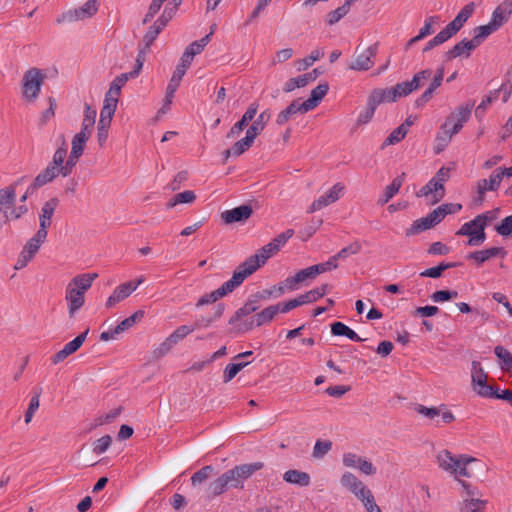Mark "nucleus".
Segmentation results:
<instances>
[{
  "mask_svg": "<svg viewBox=\"0 0 512 512\" xmlns=\"http://www.w3.org/2000/svg\"><path fill=\"white\" fill-rule=\"evenodd\" d=\"M196 199V195L192 190H186L174 195V197L167 203L168 208H173L178 204H190Z\"/></svg>",
  "mask_w": 512,
  "mask_h": 512,
  "instance_id": "de8ad7c7",
  "label": "nucleus"
},
{
  "mask_svg": "<svg viewBox=\"0 0 512 512\" xmlns=\"http://www.w3.org/2000/svg\"><path fill=\"white\" fill-rule=\"evenodd\" d=\"M90 138L89 135L85 134L84 132H78L74 135L72 139V147L71 152H73V155L79 154L82 156L84 152V147L87 142V140Z\"/></svg>",
  "mask_w": 512,
  "mask_h": 512,
  "instance_id": "3c124183",
  "label": "nucleus"
},
{
  "mask_svg": "<svg viewBox=\"0 0 512 512\" xmlns=\"http://www.w3.org/2000/svg\"><path fill=\"white\" fill-rule=\"evenodd\" d=\"M96 110L93 109L89 104H85L84 119L82 121V127L80 132L91 136L92 128L95 124Z\"/></svg>",
  "mask_w": 512,
  "mask_h": 512,
  "instance_id": "ea45409f",
  "label": "nucleus"
},
{
  "mask_svg": "<svg viewBox=\"0 0 512 512\" xmlns=\"http://www.w3.org/2000/svg\"><path fill=\"white\" fill-rule=\"evenodd\" d=\"M484 217L476 216L473 220L464 223L456 235L469 236L467 245L478 246L486 239Z\"/></svg>",
  "mask_w": 512,
  "mask_h": 512,
  "instance_id": "39448f33",
  "label": "nucleus"
},
{
  "mask_svg": "<svg viewBox=\"0 0 512 512\" xmlns=\"http://www.w3.org/2000/svg\"><path fill=\"white\" fill-rule=\"evenodd\" d=\"M89 330H86L85 332L81 333L77 337H75L72 341L68 342L63 348L66 350V352L71 355L74 352H76L84 343L86 336L88 334Z\"/></svg>",
  "mask_w": 512,
  "mask_h": 512,
  "instance_id": "69168bd1",
  "label": "nucleus"
},
{
  "mask_svg": "<svg viewBox=\"0 0 512 512\" xmlns=\"http://www.w3.org/2000/svg\"><path fill=\"white\" fill-rule=\"evenodd\" d=\"M474 107V102H468L463 106H460L452 112L444 122L445 128H450L452 133L457 134L463 127V124L466 123L471 115L472 109Z\"/></svg>",
  "mask_w": 512,
  "mask_h": 512,
  "instance_id": "f8f14e48",
  "label": "nucleus"
},
{
  "mask_svg": "<svg viewBox=\"0 0 512 512\" xmlns=\"http://www.w3.org/2000/svg\"><path fill=\"white\" fill-rule=\"evenodd\" d=\"M453 135H455V133H452L450 128H445L444 124H443L441 127V132L438 133V135L436 137V141H437L436 152L437 153L443 151V149L450 142Z\"/></svg>",
  "mask_w": 512,
  "mask_h": 512,
  "instance_id": "4d7b16f0",
  "label": "nucleus"
},
{
  "mask_svg": "<svg viewBox=\"0 0 512 512\" xmlns=\"http://www.w3.org/2000/svg\"><path fill=\"white\" fill-rule=\"evenodd\" d=\"M163 21H155L154 24L150 27L147 33L143 37V42L145 43V49H149L155 39L158 37L160 32L163 30Z\"/></svg>",
  "mask_w": 512,
  "mask_h": 512,
  "instance_id": "8fccbe9b",
  "label": "nucleus"
},
{
  "mask_svg": "<svg viewBox=\"0 0 512 512\" xmlns=\"http://www.w3.org/2000/svg\"><path fill=\"white\" fill-rule=\"evenodd\" d=\"M342 486L349 489L351 492L355 491L361 484H363L354 474L351 472H345L340 480Z\"/></svg>",
  "mask_w": 512,
  "mask_h": 512,
  "instance_id": "680f3d73",
  "label": "nucleus"
},
{
  "mask_svg": "<svg viewBox=\"0 0 512 512\" xmlns=\"http://www.w3.org/2000/svg\"><path fill=\"white\" fill-rule=\"evenodd\" d=\"M249 362H239L228 364L223 371V382H230Z\"/></svg>",
  "mask_w": 512,
  "mask_h": 512,
  "instance_id": "603ef678",
  "label": "nucleus"
},
{
  "mask_svg": "<svg viewBox=\"0 0 512 512\" xmlns=\"http://www.w3.org/2000/svg\"><path fill=\"white\" fill-rule=\"evenodd\" d=\"M378 50V43L369 47L358 45L355 49L353 61L349 65L350 70L367 71L373 67L375 57Z\"/></svg>",
  "mask_w": 512,
  "mask_h": 512,
  "instance_id": "423d86ee",
  "label": "nucleus"
},
{
  "mask_svg": "<svg viewBox=\"0 0 512 512\" xmlns=\"http://www.w3.org/2000/svg\"><path fill=\"white\" fill-rule=\"evenodd\" d=\"M284 480L288 483L298 484L300 486H308L310 483V477L306 472L298 470H288L283 476Z\"/></svg>",
  "mask_w": 512,
  "mask_h": 512,
  "instance_id": "e433bc0d",
  "label": "nucleus"
},
{
  "mask_svg": "<svg viewBox=\"0 0 512 512\" xmlns=\"http://www.w3.org/2000/svg\"><path fill=\"white\" fill-rule=\"evenodd\" d=\"M344 185L342 183H336L332 188L324 195L315 199L310 207L308 213H314L340 199L344 191Z\"/></svg>",
  "mask_w": 512,
  "mask_h": 512,
  "instance_id": "4468645a",
  "label": "nucleus"
},
{
  "mask_svg": "<svg viewBox=\"0 0 512 512\" xmlns=\"http://www.w3.org/2000/svg\"><path fill=\"white\" fill-rule=\"evenodd\" d=\"M350 10V7L347 4H343L342 6L338 7L337 9L330 11L327 14L326 22L329 25H334L338 23L344 16L348 14Z\"/></svg>",
  "mask_w": 512,
  "mask_h": 512,
  "instance_id": "6e6d98bb",
  "label": "nucleus"
},
{
  "mask_svg": "<svg viewBox=\"0 0 512 512\" xmlns=\"http://www.w3.org/2000/svg\"><path fill=\"white\" fill-rule=\"evenodd\" d=\"M329 90V86L327 83H321L316 86L310 94V97L304 101V110H313L318 106L320 101L325 97Z\"/></svg>",
  "mask_w": 512,
  "mask_h": 512,
  "instance_id": "c756f323",
  "label": "nucleus"
},
{
  "mask_svg": "<svg viewBox=\"0 0 512 512\" xmlns=\"http://www.w3.org/2000/svg\"><path fill=\"white\" fill-rule=\"evenodd\" d=\"M322 72L319 71L317 68L312 70L311 72L305 73L301 76H298L296 78H290L284 85L283 90L286 93H289L293 91L295 88H302L305 87L308 83L313 82L317 79V77Z\"/></svg>",
  "mask_w": 512,
  "mask_h": 512,
  "instance_id": "5701e85b",
  "label": "nucleus"
},
{
  "mask_svg": "<svg viewBox=\"0 0 512 512\" xmlns=\"http://www.w3.org/2000/svg\"><path fill=\"white\" fill-rule=\"evenodd\" d=\"M112 443V438L109 435H105L99 439H97L93 443V452L97 455H100L108 450Z\"/></svg>",
  "mask_w": 512,
  "mask_h": 512,
  "instance_id": "338daca9",
  "label": "nucleus"
},
{
  "mask_svg": "<svg viewBox=\"0 0 512 512\" xmlns=\"http://www.w3.org/2000/svg\"><path fill=\"white\" fill-rule=\"evenodd\" d=\"M254 138L246 133L245 137L235 142L232 146L233 156H240L247 151L254 143Z\"/></svg>",
  "mask_w": 512,
  "mask_h": 512,
  "instance_id": "864d4df0",
  "label": "nucleus"
},
{
  "mask_svg": "<svg viewBox=\"0 0 512 512\" xmlns=\"http://www.w3.org/2000/svg\"><path fill=\"white\" fill-rule=\"evenodd\" d=\"M278 251L270 241L257 251L256 254L248 257L235 270L237 273L244 274L245 279L252 275L258 268L266 263V261L276 254Z\"/></svg>",
  "mask_w": 512,
  "mask_h": 512,
  "instance_id": "7ed1b4c3",
  "label": "nucleus"
},
{
  "mask_svg": "<svg viewBox=\"0 0 512 512\" xmlns=\"http://www.w3.org/2000/svg\"><path fill=\"white\" fill-rule=\"evenodd\" d=\"M133 292H134V287H132L127 282L117 286L114 289L113 293L107 299V301L105 303L106 308L111 309L119 302L128 298Z\"/></svg>",
  "mask_w": 512,
  "mask_h": 512,
  "instance_id": "bb28decb",
  "label": "nucleus"
},
{
  "mask_svg": "<svg viewBox=\"0 0 512 512\" xmlns=\"http://www.w3.org/2000/svg\"><path fill=\"white\" fill-rule=\"evenodd\" d=\"M285 293V287L282 284L274 285L269 289H264L262 291H258L253 296L260 303L261 300H268L271 298H278Z\"/></svg>",
  "mask_w": 512,
  "mask_h": 512,
  "instance_id": "58836bf2",
  "label": "nucleus"
},
{
  "mask_svg": "<svg viewBox=\"0 0 512 512\" xmlns=\"http://www.w3.org/2000/svg\"><path fill=\"white\" fill-rule=\"evenodd\" d=\"M304 102L299 103V100L292 101L285 109H283L276 118L278 125L285 124L292 116L297 113H307L309 110H304Z\"/></svg>",
  "mask_w": 512,
  "mask_h": 512,
  "instance_id": "c85d7f7f",
  "label": "nucleus"
},
{
  "mask_svg": "<svg viewBox=\"0 0 512 512\" xmlns=\"http://www.w3.org/2000/svg\"><path fill=\"white\" fill-rule=\"evenodd\" d=\"M271 118V114L269 110H264L261 112L258 117L252 122L251 126L247 129L246 133L250 135L252 138L256 139V137L261 134L264 130L266 124Z\"/></svg>",
  "mask_w": 512,
  "mask_h": 512,
  "instance_id": "473e14b6",
  "label": "nucleus"
},
{
  "mask_svg": "<svg viewBox=\"0 0 512 512\" xmlns=\"http://www.w3.org/2000/svg\"><path fill=\"white\" fill-rule=\"evenodd\" d=\"M244 280V274L242 275L234 271L231 279L223 283L218 289L202 295L195 304L196 308L215 303L220 298L233 292L237 287H239L244 282Z\"/></svg>",
  "mask_w": 512,
  "mask_h": 512,
  "instance_id": "20e7f679",
  "label": "nucleus"
},
{
  "mask_svg": "<svg viewBox=\"0 0 512 512\" xmlns=\"http://www.w3.org/2000/svg\"><path fill=\"white\" fill-rule=\"evenodd\" d=\"M231 481L232 480L230 479L227 471L224 472L221 476L209 484L207 489L209 496L216 497L226 492L228 487H231Z\"/></svg>",
  "mask_w": 512,
  "mask_h": 512,
  "instance_id": "7c9ffc66",
  "label": "nucleus"
},
{
  "mask_svg": "<svg viewBox=\"0 0 512 512\" xmlns=\"http://www.w3.org/2000/svg\"><path fill=\"white\" fill-rule=\"evenodd\" d=\"M494 353L501 360V369L506 372L512 371V354L503 346H496Z\"/></svg>",
  "mask_w": 512,
  "mask_h": 512,
  "instance_id": "09e8293b",
  "label": "nucleus"
},
{
  "mask_svg": "<svg viewBox=\"0 0 512 512\" xmlns=\"http://www.w3.org/2000/svg\"><path fill=\"white\" fill-rule=\"evenodd\" d=\"M331 332L335 336H345L348 339L355 342L363 341V339L359 337V335L355 331H353L351 328H349L342 322H334L331 325Z\"/></svg>",
  "mask_w": 512,
  "mask_h": 512,
  "instance_id": "f704fd0d",
  "label": "nucleus"
},
{
  "mask_svg": "<svg viewBox=\"0 0 512 512\" xmlns=\"http://www.w3.org/2000/svg\"><path fill=\"white\" fill-rule=\"evenodd\" d=\"M405 173H402L401 175L394 178L390 185H388L383 195L378 199L379 205H384L390 201L394 197L395 194L398 193L399 189L401 188L403 182H404Z\"/></svg>",
  "mask_w": 512,
  "mask_h": 512,
  "instance_id": "2f4dec72",
  "label": "nucleus"
},
{
  "mask_svg": "<svg viewBox=\"0 0 512 512\" xmlns=\"http://www.w3.org/2000/svg\"><path fill=\"white\" fill-rule=\"evenodd\" d=\"M214 468L211 465L202 467L191 476V484L193 486L199 485L206 481L213 473Z\"/></svg>",
  "mask_w": 512,
  "mask_h": 512,
  "instance_id": "13d9d810",
  "label": "nucleus"
},
{
  "mask_svg": "<svg viewBox=\"0 0 512 512\" xmlns=\"http://www.w3.org/2000/svg\"><path fill=\"white\" fill-rule=\"evenodd\" d=\"M458 292L455 290H438L431 295L432 301L436 303L445 302L456 299Z\"/></svg>",
  "mask_w": 512,
  "mask_h": 512,
  "instance_id": "0e129e2a",
  "label": "nucleus"
},
{
  "mask_svg": "<svg viewBox=\"0 0 512 512\" xmlns=\"http://www.w3.org/2000/svg\"><path fill=\"white\" fill-rule=\"evenodd\" d=\"M97 10V0H88L81 7L63 13L57 18V23L84 20L92 17Z\"/></svg>",
  "mask_w": 512,
  "mask_h": 512,
  "instance_id": "ddd939ff",
  "label": "nucleus"
},
{
  "mask_svg": "<svg viewBox=\"0 0 512 512\" xmlns=\"http://www.w3.org/2000/svg\"><path fill=\"white\" fill-rule=\"evenodd\" d=\"M512 14V1L506 0L498 5L492 13L490 23L499 29L506 23Z\"/></svg>",
  "mask_w": 512,
  "mask_h": 512,
  "instance_id": "b1692460",
  "label": "nucleus"
},
{
  "mask_svg": "<svg viewBox=\"0 0 512 512\" xmlns=\"http://www.w3.org/2000/svg\"><path fill=\"white\" fill-rule=\"evenodd\" d=\"M362 250V244L360 241H354L348 246L342 248L337 254L333 255L334 258L338 261L340 259H345L349 255H356L360 253Z\"/></svg>",
  "mask_w": 512,
  "mask_h": 512,
  "instance_id": "5fc2aeb1",
  "label": "nucleus"
},
{
  "mask_svg": "<svg viewBox=\"0 0 512 512\" xmlns=\"http://www.w3.org/2000/svg\"><path fill=\"white\" fill-rule=\"evenodd\" d=\"M460 263L450 262V263H440L438 266L428 268L420 273L421 277H430V278H439L442 273L449 269L459 266Z\"/></svg>",
  "mask_w": 512,
  "mask_h": 512,
  "instance_id": "49530a36",
  "label": "nucleus"
},
{
  "mask_svg": "<svg viewBox=\"0 0 512 512\" xmlns=\"http://www.w3.org/2000/svg\"><path fill=\"white\" fill-rule=\"evenodd\" d=\"M415 411L430 420H435L437 417L441 416L442 422L445 424H449L455 420L454 414L447 410L445 405H440L439 407H426L419 404L415 407Z\"/></svg>",
  "mask_w": 512,
  "mask_h": 512,
  "instance_id": "a211bd4d",
  "label": "nucleus"
},
{
  "mask_svg": "<svg viewBox=\"0 0 512 512\" xmlns=\"http://www.w3.org/2000/svg\"><path fill=\"white\" fill-rule=\"evenodd\" d=\"M225 306L220 303L214 308L213 313L198 316L194 323L191 325L193 330L210 327L216 320H218L224 312Z\"/></svg>",
  "mask_w": 512,
  "mask_h": 512,
  "instance_id": "393cba45",
  "label": "nucleus"
},
{
  "mask_svg": "<svg viewBox=\"0 0 512 512\" xmlns=\"http://www.w3.org/2000/svg\"><path fill=\"white\" fill-rule=\"evenodd\" d=\"M439 467L450 474H456V467L461 464V455L455 457L448 450H442L437 455Z\"/></svg>",
  "mask_w": 512,
  "mask_h": 512,
  "instance_id": "a878e982",
  "label": "nucleus"
},
{
  "mask_svg": "<svg viewBox=\"0 0 512 512\" xmlns=\"http://www.w3.org/2000/svg\"><path fill=\"white\" fill-rule=\"evenodd\" d=\"M332 288L329 284H323L315 289H312L304 294H301L304 304L316 302L318 299L326 295Z\"/></svg>",
  "mask_w": 512,
  "mask_h": 512,
  "instance_id": "c9c22d12",
  "label": "nucleus"
},
{
  "mask_svg": "<svg viewBox=\"0 0 512 512\" xmlns=\"http://www.w3.org/2000/svg\"><path fill=\"white\" fill-rule=\"evenodd\" d=\"M57 205H58L57 198H51L43 204L41 213L39 215L38 232L48 235L47 229L51 225L52 216L55 212Z\"/></svg>",
  "mask_w": 512,
  "mask_h": 512,
  "instance_id": "412c9836",
  "label": "nucleus"
},
{
  "mask_svg": "<svg viewBox=\"0 0 512 512\" xmlns=\"http://www.w3.org/2000/svg\"><path fill=\"white\" fill-rule=\"evenodd\" d=\"M475 9V4L473 2L465 5L459 13L456 15V17L448 23L443 30L447 34L448 37L452 38L455 36L460 29L463 27V25L466 23V21L471 17Z\"/></svg>",
  "mask_w": 512,
  "mask_h": 512,
  "instance_id": "dca6fc26",
  "label": "nucleus"
},
{
  "mask_svg": "<svg viewBox=\"0 0 512 512\" xmlns=\"http://www.w3.org/2000/svg\"><path fill=\"white\" fill-rule=\"evenodd\" d=\"M495 229L501 236H510L512 234V215L505 217Z\"/></svg>",
  "mask_w": 512,
  "mask_h": 512,
  "instance_id": "774afa93",
  "label": "nucleus"
},
{
  "mask_svg": "<svg viewBox=\"0 0 512 512\" xmlns=\"http://www.w3.org/2000/svg\"><path fill=\"white\" fill-rule=\"evenodd\" d=\"M23 179L24 177L9 186L0 189V212L4 213L5 223L9 221L7 210L14 206L16 201V186Z\"/></svg>",
  "mask_w": 512,
  "mask_h": 512,
  "instance_id": "aec40b11",
  "label": "nucleus"
},
{
  "mask_svg": "<svg viewBox=\"0 0 512 512\" xmlns=\"http://www.w3.org/2000/svg\"><path fill=\"white\" fill-rule=\"evenodd\" d=\"M498 29L490 22L486 25L478 26L474 29L473 41L477 46H480L482 42Z\"/></svg>",
  "mask_w": 512,
  "mask_h": 512,
  "instance_id": "a19ab883",
  "label": "nucleus"
},
{
  "mask_svg": "<svg viewBox=\"0 0 512 512\" xmlns=\"http://www.w3.org/2000/svg\"><path fill=\"white\" fill-rule=\"evenodd\" d=\"M432 227H434V224L432 223L430 217L427 215L415 220L411 227L406 230V236L418 234Z\"/></svg>",
  "mask_w": 512,
  "mask_h": 512,
  "instance_id": "79ce46f5",
  "label": "nucleus"
},
{
  "mask_svg": "<svg viewBox=\"0 0 512 512\" xmlns=\"http://www.w3.org/2000/svg\"><path fill=\"white\" fill-rule=\"evenodd\" d=\"M46 238L47 235L37 231V233L28 240L24 247L36 254L41 245L45 242Z\"/></svg>",
  "mask_w": 512,
  "mask_h": 512,
  "instance_id": "e2e57ef3",
  "label": "nucleus"
},
{
  "mask_svg": "<svg viewBox=\"0 0 512 512\" xmlns=\"http://www.w3.org/2000/svg\"><path fill=\"white\" fill-rule=\"evenodd\" d=\"M431 75V69H424L417 72L410 81H404L396 84L394 87H392L396 100L400 97H405L413 91L417 90L421 86V82L423 80L429 79Z\"/></svg>",
  "mask_w": 512,
  "mask_h": 512,
  "instance_id": "9b49d317",
  "label": "nucleus"
},
{
  "mask_svg": "<svg viewBox=\"0 0 512 512\" xmlns=\"http://www.w3.org/2000/svg\"><path fill=\"white\" fill-rule=\"evenodd\" d=\"M44 82V75L38 68H31L24 73L22 79L23 96L33 101L40 93L41 86Z\"/></svg>",
  "mask_w": 512,
  "mask_h": 512,
  "instance_id": "0eeeda50",
  "label": "nucleus"
},
{
  "mask_svg": "<svg viewBox=\"0 0 512 512\" xmlns=\"http://www.w3.org/2000/svg\"><path fill=\"white\" fill-rule=\"evenodd\" d=\"M194 332L193 327L191 325H181L176 330H174L168 338L170 341H172L175 345L179 343L181 340L186 338L189 334Z\"/></svg>",
  "mask_w": 512,
  "mask_h": 512,
  "instance_id": "bf43d9fd",
  "label": "nucleus"
},
{
  "mask_svg": "<svg viewBox=\"0 0 512 512\" xmlns=\"http://www.w3.org/2000/svg\"><path fill=\"white\" fill-rule=\"evenodd\" d=\"M259 308L260 303L253 295H251L245 304L231 316L229 319V324L233 325L235 331L238 332L239 325L243 322V320L249 319L251 314L257 312Z\"/></svg>",
  "mask_w": 512,
  "mask_h": 512,
  "instance_id": "2eb2a0df",
  "label": "nucleus"
},
{
  "mask_svg": "<svg viewBox=\"0 0 512 512\" xmlns=\"http://www.w3.org/2000/svg\"><path fill=\"white\" fill-rule=\"evenodd\" d=\"M67 157V147L64 137L62 138V145L53 154L52 161L43 169L33 180L30 188L36 190L56 179L58 176L63 177L62 162Z\"/></svg>",
  "mask_w": 512,
  "mask_h": 512,
  "instance_id": "f03ea898",
  "label": "nucleus"
},
{
  "mask_svg": "<svg viewBox=\"0 0 512 512\" xmlns=\"http://www.w3.org/2000/svg\"><path fill=\"white\" fill-rule=\"evenodd\" d=\"M264 464L262 462H254L237 465L234 468L227 470L230 477L231 487L236 489L244 488V481L249 479L256 471L262 469Z\"/></svg>",
  "mask_w": 512,
  "mask_h": 512,
  "instance_id": "6e6552de",
  "label": "nucleus"
},
{
  "mask_svg": "<svg viewBox=\"0 0 512 512\" xmlns=\"http://www.w3.org/2000/svg\"><path fill=\"white\" fill-rule=\"evenodd\" d=\"M183 76L184 75L181 74V71H174V73L170 79V82L166 88L165 100H166L167 105H170L172 103L174 94H175L176 90L178 89Z\"/></svg>",
  "mask_w": 512,
  "mask_h": 512,
  "instance_id": "37998d69",
  "label": "nucleus"
},
{
  "mask_svg": "<svg viewBox=\"0 0 512 512\" xmlns=\"http://www.w3.org/2000/svg\"><path fill=\"white\" fill-rule=\"evenodd\" d=\"M498 97H499V90H494V91L490 92L488 95L484 96L481 103L476 108L475 115L477 117H482V115L485 112V110L487 109V107L492 102L497 100Z\"/></svg>",
  "mask_w": 512,
  "mask_h": 512,
  "instance_id": "052dcab7",
  "label": "nucleus"
},
{
  "mask_svg": "<svg viewBox=\"0 0 512 512\" xmlns=\"http://www.w3.org/2000/svg\"><path fill=\"white\" fill-rule=\"evenodd\" d=\"M408 133L407 127L405 124H401L395 130H393L389 136L384 140L381 149H384L386 146L394 145L399 143Z\"/></svg>",
  "mask_w": 512,
  "mask_h": 512,
  "instance_id": "a18cd8bd",
  "label": "nucleus"
},
{
  "mask_svg": "<svg viewBox=\"0 0 512 512\" xmlns=\"http://www.w3.org/2000/svg\"><path fill=\"white\" fill-rule=\"evenodd\" d=\"M471 377L473 388L478 395L485 398L493 395L495 386L487 384L488 376L478 361L472 362Z\"/></svg>",
  "mask_w": 512,
  "mask_h": 512,
  "instance_id": "9d476101",
  "label": "nucleus"
},
{
  "mask_svg": "<svg viewBox=\"0 0 512 512\" xmlns=\"http://www.w3.org/2000/svg\"><path fill=\"white\" fill-rule=\"evenodd\" d=\"M277 314V307H275V305H270L260 312L255 313L249 319L243 320L239 325L238 333H246L256 327L265 325L271 322Z\"/></svg>",
  "mask_w": 512,
  "mask_h": 512,
  "instance_id": "1a4fd4ad",
  "label": "nucleus"
},
{
  "mask_svg": "<svg viewBox=\"0 0 512 512\" xmlns=\"http://www.w3.org/2000/svg\"><path fill=\"white\" fill-rule=\"evenodd\" d=\"M486 503L485 500L479 498H464L460 512H482Z\"/></svg>",
  "mask_w": 512,
  "mask_h": 512,
  "instance_id": "c03bdc74",
  "label": "nucleus"
},
{
  "mask_svg": "<svg viewBox=\"0 0 512 512\" xmlns=\"http://www.w3.org/2000/svg\"><path fill=\"white\" fill-rule=\"evenodd\" d=\"M144 317V311L137 310L128 318L122 320L115 328L114 333L121 334L124 331L133 327L137 322H139Z\"/></svg>",
  "mask_w": 512,
  "mask_h": 512,
  "instance_id": "4c0bfd02",
  "label": "nucleus"
},
{
  "mask_svg": "<svg viewBox=\"0 0 512 512\" xmlns=\"http://www.w3.org/2000/svg\"><path fill=\"white\" fill-rule=\"evenodd\" d=\"M253 209L251 205L245 204L233 208L231 210H225L221 213V219L225 224H233L236 222H245L251 217Z\"/></svg>",
  "mask_w": 512,
  "mask_h": 512,
  "instance_id": "6ab92c4d",
  "label": "nucleus"
},
{
  "mask_svg": "<svg viewBox=\"0 0 512 512\" xmlns=\"http://www.w3.org/2000/svg\"><path fill=\"white\" fill-rule=\"evenodd\" d=\"M97 277V273L79 274L68 283L65 299L68 302V313L70 317H73L84 305L85 292L92 286L93 281Z\"/></svg>",
  "mask_w": 512,
  "mask_h": 512,
  "instance_id": "f257e3e1",
  "label": "nucleus"
},
{
  "mask_svg": "<svg viewBox=\"0 0 512 512\" xmlns=\"http://www.w3.org/2000/svg\"><path fill=\"white\" fill-rule=\"evenodd\" d=\"M506 251L502 247H491L488 249L471 252L467 255L468 259H472L477 262L478 265L483 264L485 261L496 256L504 257Z\"/></svg>",
  "mask_w": 512,
  "mask_h": 512,
  "instance_id": "cd10ccee",
  "label": "nucleus"
},
{
  "mask_svg": "<svg viewBox=\"0 0 512 512\" xmlns=\"http://www.w3.org/2000/svg\"><path fill=\"white\" fill-rule=\"evenodd\" d=\"M477 47L478 46L476 43H474L473 39H462L445 53V57L447 60H452L461 56L468 58L471 54V51Z\"/></svg>",
  "mask_w": 512,
  "mask_h": 512,
  "instance_id": "4be33fe9",
  "label": "nucleus"
},
{
  "mask_svg": "<svg viewBox=\"0 0 512 512\" xmlns=\"http://www.w3.org/2000/svg\"><path fill=\"white\" fill-rule=\"evenodd\" d=\"M368 101L374 107H377L379 104L383 102H394L396 101V98L392 88L375 89L370 94Z\"/></svg>",
  "mask_w": 512,
  "mask_h": 512,
  "instance_id": "72a5a7b5",
  "label": "nucleus"
},
{
  "mask_svg": "<svg viewBox=\"0 0 512 512\" xmlns=\"http://www.w3.org/2000/svg\"><path fill=\"white\" fill-rule=\"evenodd\" d=\"M416 196L418 198H429V203L433 205L444 198L445 188L441 183L437 182L434 178H431L426 185L416 192Z\"/></svg>",
  "mask_w": 512,
  "mask_h": 512,
  "instance_id": "f3484780",
  "label": "nucleus"
}]
</instances>
